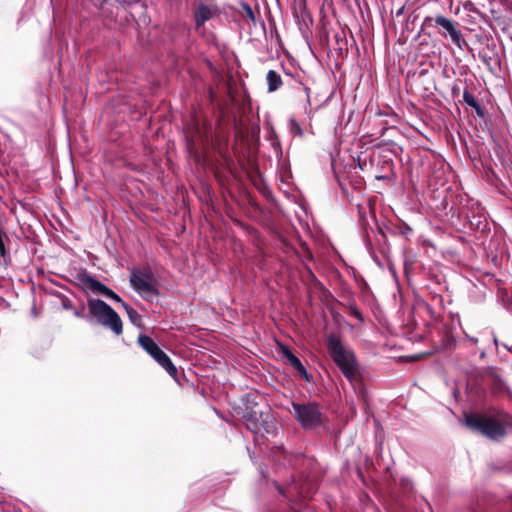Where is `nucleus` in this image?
I'll return each mask as SVG.
<instances>
[{
    "mask_svg": "<svg viewBox=\"0 0 512 512\" xmlns=\"http://www.w3.org/2000/svg\"><path fill=\"white\" fill-rule=\"evenodd\" d=\"M190 138H191V139H190V141H191L193 144H194V143H196V141H197L196 136L191 135V136H190Z\"/></svg>",
    "mask_w": 512,
    "mask_h": 512,
    "instance_id": "15",
    "label": "nucleus"
},
{
    "mask_svg": "<svg viewBox=\"0 0 512 512\" xmlns=\"http://www.w3.org/2000/svg\"><path fill=\"white\" fill-rule=\"evenodd\" d=\"M465 425L490 439H498L505 435L504 422L500 419L479 414H465Z\"/></svg>",
    "mask_w": 512,
    "mask_h": 512,
    "instance_id": "3",
    "label": "nucleus"
},
{
    "mask_svg": "<svg viewBox=\"0 0 512 512\" xmlns=\"http://www.w3.org/2000/svg\"><path fill=\"white\" fill-rule=\"evenodd\" d=\"M464 99L465 101L469 104V105H475V100L474 98L469 95L468 93H464Z\"/></svg>",
    "mask_w": 512,
    "mask_h": 512,
    "instance_id": "14",
    "label": "nucleus"
},
{
    "mask_svg": "<svg viewBox=\"0 0 512 512\" xmlns=\"http://www.w3.org/2000/svg\"><path fill=\"white\" fill-rule=\"evenodd\" d=\"M266 81L268 84V91L274 92L282 85L281 76L274 70H269L266 75Z\"/></svg>",
    "mask_w": 512,
    "mask_h": 512,
    "instance_id": "11",
    "label": "nucleus"
},
{
    "mask_svg": "<svg viewBox=\"0 0 512 512\" xmlns=\"http://www.w3.org/2000/svg\"><path fill=\"white\" fill-rule=\"evenodd\" d=\"M289 129H290L291 134H293L294 136H296V135L297 136H302V134H303L302 128L295 121V119H290V121H289Z\"/></svg>",
    "mask_w": 512,
    "mask_h": 512,
    "instance_id": "12",
    "label": "nucleus"
},
{
    "mask_svg": "<svg viewBox=\"0 0 512 512\" xmlns=\"http://www.w3.org/2000/svg\"><path fill=\"white\" fill-rule=\"evenodd\" d=\"M283 354L287 360V362L292 366L294 367L297 371H299L306 379H308V374H307V371L305 369V367L303 366V364L301 363V361L299 360V358H297L289 349L285 348L283 349Z\"/></svg>",
    "mask_w": 512,
    "mask_h": 512,
    "instance_id": "10",
    "label": "nucleus"
},
{
    "mask_svg": "<svg viewBox=\"0 0 512 512\" xmlns=\"http://www.w3.org/2000/svg\"><path fill=\"white\" fill-rule=\"evenodd\" d=\"M328 352L340 370L349 381H354L358 375V366L354 353L345 347L336 335L327 339Z\"/></svg>",
    "mask_w": 512,
    "mask_h": 512,
    "instance_id": "1",
    "label": "nucleus"
},
{
    "mask_svg": "<svg viewBox=\"0 0 512 512\" xmlns=\"http://www.w3.org/2000/svg\"><path fill=\"white\" fill-rule=\"evenodd\" d=\"M219 15L217 5L213 3H200L194 11L195 29L200 31L203 25Z\"/></svg>",
    "mask_w": 512,
    "mask_h": 512,
    "instance_id": "8",
    "label": "nucleus"
},
{
    "mask_svg": "<svg viewBox=\"0 0 512 512\" xmlns=\"http://www.w3.org/2000/svg\"><path fill=\"white\" fill-rule=\"evenodd\" d=\"M137 342L172 378L176 379L177 368L151 337L141 334L138 336Z\"/></svg>",
    "mask_w": 512,
    "mask_h": 512,
    "instance_id": "7",
    "label": "nucleus"
},
{
    "mask_svg": "<svg viewBox=\"0 0 512 512\" xmlns=\"http://www.w3.org/2000/svg\"><path fill=\"white\" fill-rule=\"evenodd\" d=\"M435 23L447 32L453 43H455L459 48H462L464 40L462 39L460 31L456 29L454 23L450 19L442 15H438L435 18Z\"/></svg>",
    "mask_w": 512,
    "mask_h": 512,
    "instance_id": "9",
    "label": "nucleus"
},
{
    "mask_svg": "<svg viewBox=\"0 0 512 512\" xmlns=\"http://www.w3.org/2000/svg\"><path fill=\"white\" fill-rule=\"evenodd\" d=\"M74 315H75L76 317H81V314H80L78 311H75V312H74Z\"/></svg>",
    "mask_w": 512,
    "mask_h": 512,
    "instance_id": "16",
    "label": "nucleus"
},
{
    "mask_svg": "<svg viewBox=\"0 0 512 512\" xmlns=\"http://www.w3.org/2000/svg\"><path fill=\"white\" fill-rule=\"evenodd\" d=\"M81 282L85 289L90 290L93 293L102 294L116 302L121 303L123 308L126 310V313L130 319V321L137 326L141 325V316L140 314L131 306L126 304L121 300V298L114 293L111 289L106 287L104 284L99 282L98 280L94 279L93 277L89 275H84L81 278Z\"/></svg>",
    "mask_w": 512,
    "mask_h": 512,
    "instance_id": "5",
    "label": "nucleus"
},
{
    "mask_svg": "<svg viewBox=\"0 0 512 512\" xmlns=\"http://www.w3.org/2000/svg\"><path fill=\"white\" fill-rule=\"evenodd\" d=\"M292 408L294 417L304 429L315 428L324 421V415L315 402H292Z\"/></svg>",
    "mask_w": 512,
    "mask_h": 512,
    "instance_id": "4",
    "label": "nucleus"
},
{
    "mask_svg": "<svg viewBox=\"0 0 512 512\" xmlns=\"http://www.w3.org/2000/svg\"><path fill=\"white\" fill-rule=\"evenodd\" d=\"M130 283L134 290L147 300H154L158 296L157 282L149 270L132 269Z\"/></svg>",
    "mask_w": 512,
    "mask_h": 512,
    "instance_id": "6",
    "label": "nucleus"
},
{
    "mask_svg": "<svg viewBox=\"0 0 512 512\" xmlns=\"http://www.w3.org/2000/svg\"><path fill=\"white\" fill-rule=\"evenodd\" d=\"M88 310L91 317L97 323L110 329L116 335L122 333V321L119 315L107 303L100 299H90L88 300Z\"/></svg>",
    "mask_w": 512,
    "mask_h": 512,
    "instance_id": "2",
    "label": "nucleus"
},
{
    "mask_svg": "<svg viewBox=\"0 0 512 512\" xmlns=\"http://www.w3.org/2000/svg\"><path fill=\"white\" fill-rule=\"evenodd\" d=\"M244 9H245L246 16H247L248 18H250L251 20H254V13H253V11H252L251 7H250V6H248V5H245V6H244Z\"/></svg>",
    "mask_w": 512,
    "mask_h": 512,
    "instance_id": "13",
    "label": "nucleus"
}]
</instances>
